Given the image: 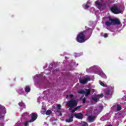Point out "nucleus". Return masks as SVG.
<instances>
[{"instance_id": "obj_1", "label": "nucleus", "mask_w": 126, "mask_h": 126, "mask_svg": "<svg viewBox=\"0 0 126 126\" xmlns=\"http://www.w3.org/2000/svg\"><path fill=\"white\" fill-rule=\"evenodd\" d=\"M92 35V29L89 28L87 30L81 32L77 36L76 41L78 43H84L86 38L89 39Z\"/></svg>"}, {"instance_id": "obj_2", "label": "nucleus", "mask_w": 126, "mask_h": 126, "mask_svg": "<svg viewBox=\"0 0 126 126\" xmlns=\"http://www.w3.org/2000/svg\"><path fill=\"white\" fill-rule=\"evenodd\" d=\"M108 21L105 22V25L108 27L111 26V25H120L121 22L119 19H113L111 17H108Z\"/></svg>"}, {"instance_id": "obj_3", "label": "nucleus", "mask_w": 126, "mask_h": 126, "mask_svg": "<svg viewBox=\"0 0 126 126\" xmlns=\"http://www.w3.org/2000/svg\"><path fill=\"white\" fill-rule=\"evenodd\" d=\"M66 105L69 108H74L77 106V102L74 99H71L66 102Z\"/></svg>"}, {"instance_id": "obj_4", "label": "nucleus", "mask_w": 126, "mask_h": 126, "mask_svg": "<svg viewBox=\"0 0 126 126\" xmlns=\"http://www.w3.org/2000/svg\"><path fill=\"white\" fill-rule=\"evenodd\" d=\"M110 10L114 14H119V13L122 12L120 8L117 5H114L110 7Z\"/></svg>"}, {"instance_id": "obj_5", "label": "nucleus", "mask_w": 126, "mask_h": 126, "mask_svg": "<svg viewBox=\"0 0 126 126\" xmlns=\"http://www.w3.org/2000/svg\"><path fill=\"white\" fill-rule=\"evenodd\" d=\"M38 118V114L37 113H32L31 120L29 121V123H33L34 121H36Z\"/></svg>"}, {"instance_id": "obj_6", "label": "nucleus", "mask_w": 126, "mask_h": 126, "mask_svg": "<svg viewBox=\"0 0 126 126\" xmlns=\"http://www.w3.org/2000/svg\"><path fill=\"white\" fill-rule=\"evenodd\" d=\"M91 81V78H90V77H85L84 78V79H79V81L80 82V83H81L82 84H85V83H87V82H88V81Z\"/></svg>"}, {"instance_id": "obj_7", "label": "nucleus", "mask_w": 126, "mask_h": 126, "mask_svg": "<svg viewBox=\"0 0 126 126\" xmlns=\"http://www.w3.org/2000/svg\"><path fill=\"white\" fill-rule=\"evenodd\" d=\"M73 117H75L76 119H78V120H82L83 119V114L81 113H75L73 114Z\"/></svg>"}, {"instance_id": "obj_8", "label": "nucleus", "mask_w": 126, "mask_h": 126, "mask_svg": "<svg viewBox=\"0 0 126 126\" xmlns=\"http://www.w3.org/2000/svg\"><path fill=\"white\" fill-rule=\"evenodd\" d=\"M95 119H96V116L90 115L88 116V120L90 123H93L95 121Z\"/></svg>"}, {"instance_id": "obj_9", "label": "nucleus", "mask_w": 126, "mask_h": 126, "mask_svg": "<svg viewBox=\"0 0 126 126\" xmlns=\"http://www.w3.org/2000/svg\"><path fill=\"white\" fill-rule=\"evenodd\" d=\"M65 122L66 123H72L73 122V114H71L70 116H69V119H66Z\"/></svg>"}, {"instance_id": "obj_10", "label": "nucleus", "mask_w": 126, "mask_h": 126, "mask_svg": "<svg viewBox=\"0 0 126 126\" xmlns=\"http://www.w3.org/2000/svg\"><path fill=\"white\" fill-rule=\"evenodd\" d=\"M91 93V91L90 90V89H89L88 90L86 89L85 94L86 96H89V95H90Z\"/></svg>"}, {"instance_id": "obj_11", "label": "nucleus", "mask_w": 126, "mask_h": 126, "mask_svg": "<svg viewBox=\"0 0 126 126\" xmlns=\"http://www.w3.org/2000/svg\"><path fill=\"white\" fill-rule=\"evenodd\" d=\"M19 106L22 107V108H25V103L23 101H21L18 103Z\"/></svg>"}, {"instance_id": "obj_12", "label": "nucleus", "mask_w": 126, "mask_h": 126, "mask_svg": "<svg viewBox=\"0 0 126 126\" xmlns=\"http://www.w3.org/2000/svg\"><path fill=\"white\" fill-rule=\"evenodd\" d=\"M25 92H26L27 93H29V92H30V90H31V89H30V87L29 86H27L25 88Z\"/></svg>"}, {"instance_id": "obj_13", "label": "nucleus", "mask_w": 126, "mask_h": 126, "mask_svg": "<svg viewBox=\"0 0 126 126\" xmlns=\"http://www.w3.org/2000/svg\"><path fill=\"white\" fill-rule=\"evenodd\" d=\"M17 92L19 93V95H22V94H23V90L22 89H19L18 90Z\"/></svg>"}, {"instance_id": "obj_14", "label": "nucleus", "mask_w": 126, "mask_h": 126, "mask_svg": "<svg viewBox=\"0 0 126 126\" xmlns=\"http://www.w3.org/2000/svg\"><path fill=\"white\" fill-rule=\"evenodd\" d=\"M92 100L94 102H99V98H97V96L92 97Z\"/></svg>"}, {"instance_id": "obj_15", "label": "nucleus", "mask_w": 126, "mask_h": 126, "mask_svg": "<svg viewBox=\"0 0 126 126\" xmlns=\"http://www.w3.org/2000/svg\"><path fill=\"white\" fill-rule=\"evenodd\" d=\"M82 126H88V123L87 122H83L81 123Z\"/></svg>"}, {"instance_id": "obj_16", "label": "nucleus", "mask_w": 126, "mask_h": 126, "mask_svg": "<svg viewBox=\"0 0 126 126\" xmlns=\"http://www.w3.org/2000/svg\"><path fill=\"white\" fill-rule=\"evenodd\" d=\"M95 4H96V5H98V6H102V4H101V2H99V1H98V0H96V1H95Z\"/></svg>"}, {"instance_id": "obj_17", "label": "nucleus", "mask_w": 126, "mask_h": 126, "mask_svg": "<svg viewBox=\"0 0 126 126\" xmlns=\"http://www.w3.org/2000/svg\"><path fill=\"white\" fill-rule=\"evenodd\" d=\"M1 108V109H2V110H3L4 111V114H5V113H6V109H5V107H4V106H1V105H0V108Z\"/></svg>"}, {"instance_id": "obj_18", "label": "nucleus", "mask_w": 126, "mask_h": 126, "mask_svg": "<svg viewBox=\"0 0 126 126\" xmlns=\"http://www.w3.org/2000/svg\"><path fill=\"white\" fill-rule=\"evenodd\" d=\"M51 114H52V111L50 110H48L46 112V115H47V116H49V115H51Z\"/></svg>"}, {"instance_id": "obj_19", "label": "nucleus", "mask_w": 126, "mask_h": 126, "mask_svg": "<svg viewBox=\"0 0 126 126\" xmlns=\"http://www.w3.org/2000/svg\"><path fill=\"white\" fill-rule=\"evenodd\" d=\"M122 110V106L120 105H117V111H121Z\"/></svg>"}, {"instance_id": "obj_20", "label": "nucleus", "mask_w": 126, "mask_h": 126, "mask_svg": "<svg viewBox=\"0 0 126 126\" xmlns=\"http://www.w3.org/2000/svg\"><path fill=\"white\" fill-rule=\"evenodd\" d=\"M79 94H85V91L81 90L78 92Z\"/></svg>"}, {"instance_id": "obj_21", "label": "nucleus", "mask_w": 126, "mask_h": 126, "mask_svg": "<svg viewBox=\"0 0 126 126\" xmlns=\"http://www.w3.org/2000/svg\"><path fill=\"white\" fill-rule=\"evenodd\" d=\"M96 97H100V98H103V97H104V94H98L96 95Z\"/></svg>"}, {"instance_id": "obj_22", "label": "nucleus", "mask_w": 126, "mask_h": 126, "mask_svg": "<svg viewBox=\"0 0 126 126\" xmlns=\"http://www.w3.org/2000/svg\"><path fill=\"white\" fill-rule=\"evenodd\" d=\"M68 97H70L71 99H72V98H73V94L67 95L66 98H68Z\"/></svg>"}, {"instance_id": "obj_23", "label": "nucleus", "mask_w": 126, "mask_h": 126, "mask_svg": "<svg viewBox=\"0 0 126 126\" xmlns=\"http://www.w3.org/2000/svg\"><path fill=\"white\" fill-rule=\"evenodd\" d=\"M85 6L86 7V9L89 8V5H88V1L85 4Z\"/></svg>"}, {"instance_id": "obj_24", "label": "nucleus", "mask_w": 126, "mask_h": 126, "mask_svg": "<svg viewBox=\"0 0 126 126\" xmlns=\"http://www.w3.org/2000/svg\"><path fill=\"white\" fill-rule=\"evenodd\" d=\"M57 108H58V110H61V109L62 108V105H61V104L58 105Z\"/></svg>"}, {"instance_id": "obj_25", "label": "nucleus", "mask_w": 126, "mask_h": 126, "mask_svg": "<svg viewBox=\"0 0 126 126\" xmlns=\"http://www.w3.org/2000/svg\"><path fill=\"white\" fill-rule=\"evenodd\" d=\"M82 102L83 104H85V102H86V98L84 97L82 100Z\"/></svg>"}, {"instance_id": "obj_26", "label": "nucleus", "mask_w": 126, "mask_h": 126, "mask_svg": "<svg viewBox=\"0 0 126 126\" xmlns=\"http://www.w3.org/2000/svg\"><path fill=\"white\" fill-rule=\"evenodd\" d=\"M100 85H101V86H105V84H104V83H103V82H101L100 83Z\"/></svg>"}, {"instance_id": "obj_27", "label": "nucleus", "mask_w": 126, "mask_h": 126, "mask_svg": "<svg viewBox=\"0 0 126 126\" xmlns=\"http://www.w3.org/2000/svg\"><path fill=\"white\" fill-rule=\"evenodd\" d=\"M28 123H29V121H28V122H26L25 123V126H28Z\"/></svg>"}, {"instance_id": "obj_28", "label": "nucleus", "mask_w": 126, "mask_h": 126, "mask_svg": "<svg viewBox=\"0 0 126 126\" xmlns=\"http://www.w3.org/2000/svg\"><path fill=\"white\" fill-rule=\"evenodd\" d=\"M103 36L104 37V38H107V37H108V34L105 33Z\"/></svg>"}, {"instance_id": "obj_29", "label": "nucleus", "mask_w": 126, "mask_h": 126, "mask_svg": "<svg viewBox=\"0 0 126 126\" xmlns=\"http://www.w3.org/2000/svg\"><path fill=\"white\" fill-rule=\"evenodd\" d=\"M75 112H76V111L75 109L74 108V109L72 110L71 113H74Z\"/></svg>"}, {"instance_id": "obj_30", "label": "nucleus", "mask_w": 126, "mask_h": 126, "mask_svg": "<svg viewBox=\"0 0 126 126\" xmlns=\"http://www.w3.org/2000/svg\"><path fill=\"white\" fill-rule=\"evenodd\" d=\"M2 113H1V112H0V119H1V117H2Z\"/></svg>"}, {"instance_id": "obj_31", "label": "nucleus", "mask_w": 126, "mask_h": 126, "mask_svg": "<svg viewBox=\"0 0 126 126\" xmlns=\"http://www.w3.org/2000/svg\"><path fill=\"white\" fill-rule=\"evenodd\" d=\"M81 107V106L79 105V106H77L76 107H77V108H78V109H80Z\"/></svg>"}, {"instance_id": "obj_32", "label": "nucleus", "mask_w": 126, "mask_h": 126, "mask_svg": "<svg viewBox=\"0 0 126 126\" xmlns=\"http://www.w3.org/2000/svg\"><path fill=\"white\" fill-rule=\"evenodd\" d=\"M75 110L77 111V110H78V108H77V107H75Z\"/></svg>"}, {"instance_id": "obj_33", "label": "nucleus", "mask_w": 126, "mask_h": 126, "mask_svg": "<svg viewBox=\"0 0 126 126\" xmlns=\"http://www.w3.org/2000/svg\"><path fill=\"white\" fill-rule=\"evenodd\" d=\"M109 93H110V91H108V93L107 94H107V95H109Z\"/></svg>"}, {"instance_id": "obj_34", "label": "nucleus", "mask_w": 126, "mask_h": 126, "mask_svg": "<svg viewBox=\"0 0 126 126\" xmlns=\"http://www.w3.org/2000/svg\"><path fill=\"white\" fill-rule=\"evenodd\" d=\"M116 107V105L113 106V108Z\"/></svg>"}]
</instances>
